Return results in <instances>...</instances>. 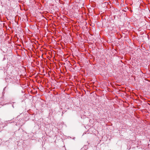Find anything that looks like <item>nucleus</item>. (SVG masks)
Segmentation results:
<instances>
[{
    "mask_svg": "<svg viewBox=\"0 0 150 150\" xmlns=\"http://www.w3.org/2000/svg\"><path fill=\"white\" fill-rule=\"evenodd\" d=\"M86 146H84L80 150H86Z\"/></svg>",
    "mask_w": 150,
    "mask_h": 150,
    "instance_id": "obj_1",
    "label": "nucleus"
},
{
    "mask_svg": "<svg viewBox=\"0 0 150 150\" xmlns=\"http://www.w3.org/2000/svg\"><path fill=\"white\" fill-rule=\"evenodd\" d=\"M12 106L13 107V108H14L13 105H12Z\"/></svg>",
    "mask_w": 150,
    "mask_h": 150,
    "instance_id": "obj_2",
    "label": "nucleus"
}]
</instances>
